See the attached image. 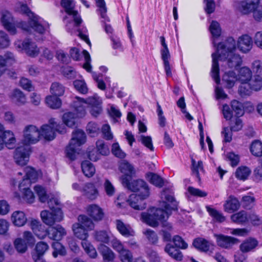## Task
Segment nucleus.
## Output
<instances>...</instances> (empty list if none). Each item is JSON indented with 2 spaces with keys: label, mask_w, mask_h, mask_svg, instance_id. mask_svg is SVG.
Returning a JSON list of instances; mask_svg holds the SVG:
<instances>
[{
  "label": "nucleus",
  "mask_w": 262,
  "mask_h": 262,
  "mask_svg": "<svg viewBox=\"0 0 262 262\" xmlns=\"http://www.w3.org/2000/svg\"><path fill=\"white\" fill-rule=\"evenodd\" d=\"M216 238L217 245L224 249H231L238 241L237 239L223 234H216L214 235Z\"/></svg>",
  "instance_id": "nucleus-14"
},
{
  "label": "nucleus",
  "mask_w": 262,
  "mask_h": 262,
  "mask_svg": "<svg viewBox=\"0 0 262 262\" xmlns=\"http://www.w3.org/2000/svg\"><path fill=\"white\" fill-rule=\"evenodd\" d=\"M67 232L64 228L61 225H57L55 227H50L48 229V235L50 239L58 241L66 235Z\"/></svg>",
  "instance_id": "nucleus-16"
},
{
  "label": "nucleus",
  "mask_w": 262,
  "mask_h": 262,
  "mask_svg": "<svg viewBox=\"0 0 262 262\" xmlns=\"http://www.w3.org/2000/svg\"><path fill=\"white\" fill-rule=\"evenodd\" d=\"M40 136V131L36 126L30 125L25 127L24 130L23 145L16 148L14 155L15 161L18 165L24 166L27 164L30 152L29 144L37 142Z\"/></svg>",
  "instance_id": "nucleus-3"
},
{
  "label": "nucleus",
  "mask_w": 262,
  "mask_h": 262,
  "mask_svg": "<svg viewBox=\"0 0 262 262\" xmlns=\"http://www.w3.org/2000/svg\"><path fill=\"white\" fill-rule=\"evenodd\" d=\"M161 44L162 46V49L161 50V54L162 60L163 61L164 66H169V59L170 56L168 49L167 44L165 42V39L163 36L160 37Z\"/></svg>",
  "instance_id": "nucleus-33"
},
{
  "label": "nucleus",
  "mask_w": 262,
  "mask_h": 262,
  "mask_svg": "<svg viewBox=\"0 0 262 262\" xmlns=\"http://www.w3.org/2000/svg\"><path fill=\"white\" fill-rule=\"evenodd\" d=\"M15 45L16 48L24 51L30 56L35 57L39 53V49L36 45L30 39H27L24 41L18 40L15 42Z\"/></svg>",
  "instance_id": "nucleus-13"
},
{
  "label": "nucleus",
  "mask_w": 262,
  "mask_h": 262,
  "mask_svg": "<svg viewBox=\"0 0 262 262\" xmlns=\"http://www.w3.org/2000/svg\"><path fill=\"white\" fill-rule=\"evenodd\" d=\"M81 169L84 174L90 178L94 176L96 170L94 166L89 161H84L81 163Z\"/></svg>",
  "instance_id": "nucleus-35"
},
{
  "label": "nucleus",
  "mask_w": 262,
  "mask_h": 262,
  "mask_svg": "<svg viewBox=\"0 0 262 262\" xmlns=\"http://www.w3.org/2000/svg\"><path fill=\"white\" fill-rule=\"evenodd\" d=\"M161 196V199L164 200L162 205L164 209L154 208L150 210V213H142L141 219L144 222L152 227H157L161 223L164 228L160 232L163 239L164 242H169L171 239L170 232L172 227L170 223L167 222V220L171 215L172 210H178V203L174 198L173 191L169 188L164 189Z\"/></svg>",
  "instance_id": "nucleus-1"
},
{
  "label": "nucleus",
  "mask_w": 262,
  "mask_h": 262,
  "mask_svg": "<svg viewBox=\"0 0 262 262\" xmlns=\"http://www.w3.org/2000/svg\"><path fill=\"white\" fill-rule=\"evenodd\" d=\"M165 251L172 258L177 260H181L183 255L181 252L170 244H168L165 247Z\"/></svg>",
  "instance_id": "nucleus-34"
},
{
  "label": "nucleus",
  "mask_w": 262,
  "mask_h": 262,
  "mask_svg": "<svg viewBox=\"0 0 262 262\" xmlns=\"http://www.w3.org/2000/svg\"><path fill=\"white\" fill-rule=\"evenodd\" d=\"M144 234L146 236V238L148 239L149 242L152 244H156L157 243L158 241V237L156 233L151 230V229H146L143 231Z\"/></svg>",
  "instance_id": "nucleus-62"
},
{
  "label": "nucleus",
  "mask_w": 262,
  "mask_h": 262,
  "mask_svg": "<svg viewBox=\"0 0 262 262\" xmlns=\"http://www.w3.org/2000/svg\"><path fill=\"white\" fill-rule=\"evenodd\" d=\"M3 126L0 124V133L3 135L2 138L4 140L6 146L9 149H12L15 147L16 139L13 133L10 130L4 132Z\"/></svg>",
  "instance_id": "nucleus-17"
},
{
  "label": "nucleus",
  "mask_w": 262,
  "mask_h": 262,
  "mask_svg": "<svg viewBox=\"0 0 262 262\" xmlns=\"http://www.w3.org/2000/svg\"><path fill=\"white\" fill-rule=\"evenodd\" d=\"M206 208L210 216H211L214 221L220 223L225 221V217L221 211L217 210L216 209L210 206H206Z\"/></svg>",
  "instance_id": "nucleus-37"
},
{
  "label": "nucleus",
  "mask_w": 262,
  "mask_h": 262,
  "mask_svg": "<svg viewBox=\"0 0 262 262\" xmlns=\"http://www.w3.org/2000/svg\"><path fill=\"white\" fill-rule=\"evenodd\" d=\"M98 249L104 262H110L114 260L115 254L110 248L104 245H101Z\"/></svg>",
  "instance_id": "nucleus-32"
},
{
  "label": "nucleus",
  "mask_w": 262,
  "mask_h": 262,
  "mask_svg": "<svg viewBox=\"0 0 262 262\" xmlns=\"http://www.w3.org/2000/svg\"><path fill=\"white\" fill-rule=\"evenodd\" d=\"M80 226L88 231L89 230H92L94 227V224L92 220L87 216L80 215L78 218Z\"/></svg>",
  "instance_id": "nucleus-39"
},
{
  "label": "nucleus",
  "mask_w": 262,
  "mask_h": 262,
  "mask_svg": "<svg viewBox=\"0 0 262 262\" xmlns=\"http://www.w3.org/2000/svg\"><path fill=\"white\" fill-rule=\"evenodd\" d=\"M103 186L107 196H112L114 195L116 191L115 188L108 179L105 180Z\"/></svg>",
  "instance_id": "nucleus-61"
},
{
  "label": "nucleus",
  "mask_w": 262,
  "mask_h": 262,
  "mask_svg": "<svg viewBox=\"0 0 262 262\" xmlns=\"http://www.w3.org/2000/svg\"><path fill=\"white\" fill-rule=\"evenodd\" d=\"M95 237L97 241L106 244L112 239L111 234L103 230L96 232Z\"/></svg>",
  "instance_id": "nucleus-47"
},
{
  "label": "nucleus",
  "mask_w": 262,
  "mask_h": 262,
  "mask_svg": "<svg viewBox=\"0 0 262 262\" xmlns=\"http://www.w3.org/2000/svg\"><path fill=\"white\" fill-rule=\"evenodd\" d=\"M240 207L238 200L233 196L230 195L224 205V210L228 213H232L237 210Z\"/></svg>",
  "instance_id": "nucleus-24"
},
{
  "label": "nucleus",
  "mask_w": 262,
  "mask_h": 262,
  "mask_svg": "<svg viewBox=\"0 0 262 262\" xmlns=\"http://www.w3.org/2000/svg\"><path fill=\"white\" fill-rule=\"evenodd\" d=\"M100 129V126L95 122H89L86 126V131L91 136H95Z\"/></svg>",
  "instance_id": "nucleus-64"
},
{
  "label": "nucleus",
  "mask_w": 262,
  "mask_h": 262,
  "mask_svg": "<svg viewBox=\"0 0 262 262\" xmlns=\"http://www.w3.org/2000/svg\"><path fill=\"white\" fill-rule=\"evenodd\" d=\"M81 191L85 196L91 200H95L98 195V190L92 183L85 184Z\"/></svg>",
  "instance_id": "nucleus-21"
},
{
  "label": "nucleus",
  "mask_w": 262,
  "mask_h": 262,
  "mask_svg": "<svg viewBox=\"0 0 262 262\" xmlns=\"http://www.w3.org/2000/svg\"><path fill=\"white\" fill-rule=\"evenodd\" d=\"M259 5V0H245L240 3L239 9L243 14L252 12Z\"/></svg>",
  "instance_id": "nucleus-20"
},
{
  "label": "nucleus",
  "mask_w": 262,
  "mask_h": 262,
  "mask_svg": "<svg viewBox=\"0 0 262 262\" xmlns=\"http://www.w3.org/2000/svg\"><path fill=\"white\" fill-rule=\"evenodd\" d=\"M81 245L85 252L91 258H95L97 256L96 249L88 241H82Z\"/></svg>",
  "instance_id": "nucleus-43"
},
{
  "label": "nucleus",
  "mask_w": 262,
  "mask_h": 262,
  "mask_svg": "<svg viewBox=\"0 0 262 262\" xmlns=\"http://www.w3.org/2000/svg\"><path fill=\"white\" fill-rule=\"evenodd\" d=\"M112 152L115 157L120 159H123L126 156L125 153L122 150L118 143H115L112 145Z\"/></svg>",
  "instance_id": "nucleus-59"
},
{
  "label": "nucleus",
  "mask_w": 262,
  "mask_h": 262,
  "mask_svg": "<svg viewBox=\"0 0 262 262\" xmlns=\"http://www.w3.org/2000/svg\"><path fill=\"white\" fill-rule=\"evenodd\" d=\"M236 41L232 37L228 38L225 42L216 46V53L212 54V66H219L225 62L228 66H241L242 57L233 52L235 49Z\"/></svg>",
  "instance_id": "nucleus-2"
},
{
  "label": "nucleus",
  "mask_w": 262,
  "mask_h": 262,
  "mask_svg": "<svg viewBox=\"0 0 262 262\" xmlns=\"http://www.w3.org/2000/svg\"><path fill=\"white\" fill-rule=\"evenodd\" d=\"M144 199H141L139 195L133 193L129 195L128 202L129 205L136 210H143L145 208V204L142 201Z\"/></svg>",
  "instance_id": "nucleus-23"
},
{
  "label": "nucleus",
  "mask_w": 262,
  "mask_h": 262,
  "mask_svg": "<svg viewBox=\"0 0 262 262\" xmlns=\"http://www.w3.org/2000/svg\"><path fill=\"white\" fill-rule=\"evenodd\" d=\"M120 169L122 173H124L127 176H131L135 173L133 166L126 161H124L121 163Z\"/></svg>",
  "instance_id": "nucleus-45"
},
{
  "label": "nucleus",
  "mask_w": 262,
  "mask_h": 262,
  "mask_svg": "<svg viewBox=\"0 0 262 262\" xmlns=\"http://www.w3.org/2000/svg\"><path fill=\"white\" fill-rule=\"evenodd\" d=\"M231 105L232 111L235 113L237 117H239L244 115V107L242 103L234 100L231 101Z\"/></svg>",
  "instance_id": "nucleus-49"
},
{
  "label": "nucleus",
  "mask_w": 262,
  "mask_h": 262,
  "mask_svg": "<svg viewBox=\"0 0 262 262\" xmlns=\"http://www.w3.org/2000/svg\"><path fill=\"white\" fill-rule=\"evenodd\" d=\"M96 5L99 8L98 11L101 17L103 19L102 21L104 23L109 21L110 19L106 15L107 9L104 0H96Z\"/></svg>",
  "instance_id": "nucleus-42"
},
{
  "label": "nucleus",
  "mask_w": 262,
  "mask_h": 262,
  "mask_svg": "<svg viewBox=\"0 0 262 262\" xmlns=\"http://www.w3.org/2000/svg\"><path fill=\"white\" fill-rule=\"evenodd\" d=\"M257 245V242L254 239H249L244 242L240 246L243 252H248L253 250Z\"/></svg>",
  "instance_id": "nucleus-41"
},
{
  "label": "nucleus",
  "mask_w": 262,
  "mask_h": 262,
  "mask_svg": "<svg viewBox=\"0 0 262 262\" xmlns=\"http://www.w3.org/2000/svg\"><path fill=\"white\" fill-rule=\"evenodd\" d=\"M251 173L250 169L246 166H240L236 171V177L241 180H245L249 176Z\"/></svg>",
  "instance_id": "nucleus-44"
},
{
  "label": "nucleus",
  "mask_w": 262,
  "mask_h": 262,
  "mask_svg": "<svg viewBox=\"0 0 262 262\" xmlns=\"http://www.w3.org/2000/svg\"><path fill=\"white\" fill-rule=\"evenodd\" d=\"M73 230L74 235L82 241H86V239L88 236V232L82 227L80 226L79 224H75L73 225Z\"/></svg>",
  "instance_id": "nucleus-38"
},
{
  "label": "nucleus",
  "mask_w": 262,
  "mask_h": 262,
  "mask_svg": "<svg viewBox=\"0 0 262 262\" xmlns=\"http://www.w3.org/2000/svg\"><path fill=\"white\" fill-rule=\"evenodd\" d=\"M92 77L95 82L97 83V87L101 90L104 91L106 89V84L104 81L101 79L102 74L94 72L92 73Z\"/></svg>",
  "instance_id": "nucleus-54"
},
{
  "label": "nucleus",
  "mask_w": 262,
  "mask_h": 262,
  "mask_svg": "<svg viewBox=\"0 0 262 262\" xmlns=\"http://www.w3.org/2000/svg\"><path fill=\"white\" fill-rule=\"evenodd\" d=\"M11 100L18 105L25 104L26 102V97L24 93L18 89L14 90L10 94Z\"/></svg>",
  "instance_id": "nucleus-28"
},
{
  "label": "nucleus",
  "mask_w": 262,
  "mask_h": 262,
  "mask_svg": "<svg viewBox=\"0 0 262 262\" xmlns=\"http://www.w3.org/2000/svg\"><path fill=\"white\" fill-rule=\"evenodd\" d=\"M129 189L137 192V194L141 196V199H147L150 194L149 189L147 184L142 180L132 181L129 185Z\"/></svg>",
  "instance_id": "nucleus-12"
},
{
  "label": "nucleus",
  "mask_w": 262,
  "mask_h": 262,
  "mask_svg": "<svg viewBox=\"0 0 262 262\" xmlns=\"http://www.w3.org/2000/svg\"><path fill=\"white\" fill-rule=\"evenodd\" d=\"M34 189L38 195L40 202L42 203L47 202L48 195H47L46 191L43 187L39 185H36L34 187Z\"/></svg>",
  "instance_id": "nucleus-52"
},
{
  "label": "nucleus",
  "mask_w": 262,
  "mask_h": 262,
  "mask_svg": "<svg viewBox=\"0 0 262 262\" xmlns=\"http://www.w3.org/2000/svg\"><path fill=\"white\" fill-rule=\"evenodd\" d=\"M210 31L214 38L218 37L221 33L220 24L216 21L213 20L209 27Z\"/></svg>",
  "instance_id": "nucleus-55"
},
{
  "label": "nucleus",
  "mask_w": 262,
  "mask_h": 262,
  "mask_svg": "<svg viewBox=\"0 0 262 262\" xmlns=\"http://www.w3.org/2000/svg\"><path fill=\"white\" fill-rule=\"evenodd\" d=\"M119 257L122 262H133L132 254L126 249H124L119 253Z\"/></svg>",
  "instance_id": "nucleus-60"
},
{
  "label": "nucleus",
  "mask_w": 262,
  "mask_h": 262,
  "mask_svg": "<svg viewBox=\"0 0 262 262\" xmlns=\"http://www.w3.org/2000/svg\"><path fill=\"white\" fill-rule=\"evenodd\" d=\"M11 219L15 226L21 227L27 222V217L24 212L21 211H14L11 216Z\"/></svg>",
  "instance_id": "nucleus-30"
},
{
  "label": "nucleus",
  "mask_w": 262,
  "mask_h": 262,
  "mask_svg": "<svg viewBox=\"0 0 262 262\" xmlns=\"http://www.w3.org/2000/svg\"><path fill=\"white\" fill-rule=\"evenodd\" d=\"M231 219L234 223L243 224L248 222V213L245 211H241L232 214Z\"/></svg>",
  "instance_id": "nucleus-36"
},
{
  "label": "nucleus",
  "mask_w": 262,
  "mask_h": 262,
  "mask_svg": "<svg viewBox=\"0 0 262 262\" xmlns=\"http://www.w3.org/2000/svg\"><path fill=\"white\" fill-rule=\"evenodd\" d=\"M61 5L64 8L66 12L69 15L72 16L74 23H70L67 24V29L72 34L75 30H77V35L90 46L91 42L89 39L88 36L86 34L87 29L83 27L81 29H78L79 25L82 23V19L77 11L75 10V2L74 0H61Z\"/></svg>",
  "instance_id": "nucleus-4"
},
{
  "label": "nucleus",
  "mask_w": 262,
  "mask_h": 262,
  "mask_svg": "<svg viewBox=\"0 0 262 262\" xmlns=\"http://www.w3.org/2000/svg\"><path fill=\"white\" fill-rule=\"evenodd\" d=\"M193 245L197 249L205 252H211L214 247L211 243L202 238L195 239Z\"/></svg>",
  "instance_id": "nucleus-19"
},
{
  "label": "nucleus",
  "mask_w": 262,
  "mask_h": 262,
  "mask_svg": "<svg viewBox=\"0 0 262 262\" xmlns=\"http://www.w3.org/2000/svg\"><path fill=\"white\" fill-rule=\"evenodd\" d=\"M1 22L5 29L13 35L16 33V27L27 32L30 31L28 23L23 21H14L11 14L6 10L2 12Z\"/></svg>",
  "instance_id": "nucleus-10"
},
{
  "label": "nucleus",
  "mask_w": 262,
  "mask_h": 262,
  "mask_svg": "<svg viewBox=\"0 0 262 262\" xmlns=\"http://www.w3.org/2000/svg\"><path fill=\"white\" fill-rule=\"evenodd\" d=\"M70 54L71 57L76 61H79L83 58L84 62L82 66H91V57L89 53L86 50H83L82 53H80L77 48H72L70 51Z\"/></svg>",
  "instance_id": "nucleus-15"
},
{
  "label": "nucleus",
  "mask_w": 262,
  "mask_h": 262,
  "mask_svg": "<svg viewBox=\"0 0 262 262\" xmlns=\"http://www.w3.org/2000/svg\"><path fill=\"white\" fill-rule=\"evenodd\" d=\"M87 212L89 215L95 221L102 220L104 215L102 209L95 204L89 206L87 208Z\"/></svg>",
  "instance_id": "nucleus-25"
},
{
  "label": "nucleus",
  "mask_w": 262,
  "mask_h": 262,
  "mask_svg": "<svg viewBox=\"0 0 262 262\" xmlns=\"http://www.w3.org/2000/svg\"><path fill=\"white\" fill-rule=\"evenodd\" d=\"M146 178L149 182L158 187H162L164 185L163 179L157 174L149 172L146 174Z\"/></svg>",
  "instance_id": "nucleus-40"
},
{
  "label": "nucleus",
  "mask_w": 262,
  "mask_h": 262,
  "mask_svg": "<svg viewBox=\"0 0 262 262\" xmlns=\"http://www.w3.org/2000/svg\"><path fill=\"white\" fill-rule=\"evenodd\" d=\"M54 251L53 252V256L56 257L58 255L64 256L66 254V250L64 247L58 242H54L52 245Z\"/></svg>",
  "instance_id": "nucleus-50"
},
{
  "label": "nucleus",
  "mask_w": 262,
  "mask_h": 262,
  "mask_svg": "<svg viewBox=\"0 0 262 262\" xmlns=\"http://www.w3.org/2000/svg\"><path fill=\"white\" fill-rule=\"evenodd\" d=\"M235 71L226 72L223 76V80L226 81L229 86H232L236 80L240 81L241 85L247 84L252 77L251 70L248 67H237Z\"/></svg>",
  "instance_id": "nucleus-7"
},
{
  "label": "nucleus",
  "mask_w": 262,
  "mask_h": 262,
  "mask_svg": "<svg viewBox=\"0 0 262 262\" xmlns=\"http://www.w3.org/2000/svg\"><path fill=\"white\" fill-rule=\"evenodd\" d=\"M96 147L101 155L106 156L110 153L108 146L102 140H99L96 142Z\"/></svg>",
  "instance_id": "nucleus-57"
},
{
  "label": "nucleus",
  "mask_w": 262,
  "mask_h": 262,
  "mask_svg": "<svg viewBox=\"0 0 262 262\" xmlns=\"http://www.w3.org/2000/svg\"><path fill=\"white\" fill-rule=\"evenodd\" d=\"M47 201L51 211L43 210L40 213V216L45 224L52 226L62 220L63 213L61 209L57 207L59 203L57 199L53 197L50 198L48 196Z\"/></svg>",
  "instance_id": "nucleus-6"
},
{
  "label": "nucleus",
  "mask_w": 262,
  "mask_h": 262,
  "mask_svg": "<svg viewBox=\"0 0 262 262\" xmlns=\"http://www.w3.org/2000/svg\"><path fill=\"white\" fill-rule=\"evenodd\" d=\"M16 250L19 253H25L27 249V243L21 238H17L14 242Z\"/></svg>",
  "instance_id": "nucleus-56"
},
{
  "label": "nucleus",
  "mask_w": 262,
  "mask_h": 262,
  "mask_svg": "<svg viewBox=\"0 0 262 262\" xmlns=\"http://www.w3.org/2000/svg\"><path fill=\"white\" fill-rule=\"evenodd\" d=\"M39 131L40 136H42L47 140L51 141L55 137V129L50 124L43 125Z\"/></svg>",
  "instance_id": "nucleus-29"
},
{
  "label": "nucleus",
  "mask_w": 262,
  "mask_h": 262,
  "mask_svg": "<svg viewBox=\"0 0 262 262\" xmlns=\"http://www.w3.org/2000/svg\"><path fill=\"white\" fill-rule=\"evenodd\" d=\"M46 100L48 105L52 108H58L61 105L60 99L55 96H49L46 97Z\"/></svg>",
  "instance_id": "nucleus-46"
},
{
  "label": "nucleus",
  "mask_w": 262,
  "mask_h": 262,
  "mask_svg": "<svg viewBox=\"0 0 262 262\" xmlns=\"http://www.w3.org/2000/svg\"><path fill=\"white\" fill-rule=\"evenodd\" d=\"M253 41L252 38L248 35H243L238 38L237 46L240 51L247 53L252 48Z\"/></svg>",
  "instance_id": "nucleus-18"
},
{
  "label": "nucleus",
  "mask_w": 262,
  "mask_h": 262,
  "mask_svg": "<svg viewBox=\"0 0 262 262\" xmlns=\"http://www.w3.org/2000/svg\"><path fill=\"white\" fill-rule=\"evenodd\" d=\"M262 89V77L258 75L252 76L246 85L243 84L238 88V92L242 96L250 95L251 91H259Z\"/></svg>",
  "instance_id": "nucleus-11"
},
{
  "label": "nucleus",
  "mask_w": 262,
  "mask_h": 262,
  "mask_svg": "<svg viewBox=\"0 0 262 262\" xmlns=\"http://www.w3.org/2000/svg\"><path fill=\"white\" fill-rule=\"evenodd\" d=\"M24 171L26 173V179H23V181H26L24 185L30 186L31 183L36 182L38 174L34 168L31 167H26L25 168Z\"/></svg>",
  "instance_id": "nucleus-27"
},
{
  "label": "nucleus",
  "mask_w": 262,
  "mask_h": 262,
  "mask_svg": "<svg viewBox=\"0 0 262 262\" xmlns=\"http://www.w3.org/2000/svg\"><path fill=\"white\" fill-rule=\"evenodd\" d=\"M56 58L62 64H68L71 61V57L62 50L56 51Z\"/></svg>",
  "instance_id": "nucleus-53"
},
{
  "label": "nucleus",
  "mask_w": 262,
  "mask_h": 262,
  "mask_svg": "<svg viewBox=\"0 0 262 262\" xmlns=\"http://www.w3.org/2000/svg\"><path fill=\"white\" fill-rule=\"evenodd\" d=\"M251 153L255 156L259 157L262 155V143L259 141H254L250 147Z\"/></svg>",
  "instance_id": "nucleus-51"
},
{
  "label": "nucleus",
  "mask_w": 262,
  "mask_h": 262,
  "mask_svg": "<svg viewBox=\"0 0 262 262\" xmlns=\"http://www.w3.org/2000/svg\"><path fill=\"white\" fill-rule=\"evenodd\" d=\"M116 227L120 234L124 236L129 237L135 235V232L131 227L128 225L124 224L120 220L116 221Z\"/></svg>",
  "instance_id": "nucleus-26"
},
{
  "label": "nucleus",
  "mask_w": 262,
  "mask_h": 262,
  "mask_svg": "<svg viewBox=\"0 0 262 262\" xmlns=\"http://www.w3.org/2000/svg\"><path fill=\"white\" fill-rule=\"evenodd\" d=\"M85 140L86 136L82 130L78 129L73 132L72 138L66 148L67 157L71 160H75L79 147L85 143Z\"/></svg>",
  "instance_id": "nucleus-9"
},
{
  "label": "nucleus",
  "mask_w": 262,
  "mask_h": 262,
  "mask_svg": "<svg viewBox=\"0 0 262 262\" xmlns=\"http://www.w3.org/2000/svg\"><path fill=\"white\" fill-rule=\"evenodd\" d=\"M203 170V163L202 161H198L196 163L195 161L192 160V172L194 176H195L199 180L200 177L199 175V171Z\"/></svg>",
  "instance_id": "nucleus-58"
},
{
  "label": "nucleus",
  "mask_w": 262,
  "mask_h": 262,
  "mask_svg": "<svg viewBox=\"0 0 262 262\" xmlns=\"http://www.w3.org/2000/svg\"><path fill=\"white\" fill-rule=\"evenodd\" d=\"M50 92L55 96H60L64 94V88L58 82H54L51 86Z\"/></svg>",
  "instance_id": "nucleus-48"
},
{
  "label": "nucleus",
  "mask_w": 262,
  "mask_h": 262,
  "mask_svg": "<svg viewBox=\"0 0 262 262\" xmlns=\"http://www.w3.org/2000/svg\"><path fill=\"white\" fill-rule=\"evenodd\" d=\"M102 100L97 95L95 94L92 97H89L86 100L79 97H76L74 101L73 106L78 111V116L83 117L85 115V105L89 104L91 106V113L94 116L96 117L102 111Z\"/></svg>",
  "instance_id": "nucleus-5"
},
{
  "label": "nucleus",
  "mask_w": 262,
  "mask_h": 262,
  "mask_svg": "<svg viewBox=\"0 0 262 262\" xmlns=\"http://www.w3.org/2000/svg\"><path fill=\"white\" fill-rule=\"evenodd\" d=\"M74 108L76 114L72 112H68L64 113L62 116V120L64 125L70 127H72L75 125L77 118H81L77 116L78 111L75 108Z\"/></svg>",
  "instance_id": "nucleus-31"
},
{
  "label": "nucleus",
  "mask_w": 262,
  "mask_h": 262,
  "mask_svg": "<svg viewBox=\"0 0 262 262\" xmlns=\"http://www.w3.org/2000/svg\"><path fill=\"white\" fill-rule=\"evenodd\" d=\"M26 181H22L19 185V189L22 191V198L23 200L28 203H32L35 200V196L33 192L28 187L29 186L24 185Z\"/></svg>",
  "instance_id": "nucleus-22"
},
{
  "label": "nucleus",
  "mask_w": 262,
  "mask_h": 262,
  "mask_svg": "<svg viewBox=\"0 0 262 262\" xmlns=\"http://www.w3.org/2000/svg\"><path fill=\"white\" fill-rule=\"evenodd\" d=\"M19 85L24 90L29 92L34 91V87L32 84L31 81L26 78H21L20 79Z\"/></svg>",
  "instance_id": "nucleus-63"
},
{
  "label": "nucleus",
  "mask_w": 262,
  "mask_h": 262,
  "mask_svg": "<svg viewBox=\"0 0 262 262\" xmlns=\"http://www.w3.org/2000/svg\"><path fill=\"white\" fill-rule=\"evenodd\" d=\"M20 10L23 13L27 14L30 17L29 24H28L30 27V31L32 29L35 32L41 34L48 31L49 29V24L38 16L32 13L26 5H21Z\"/></svg>",
  "instance_id": "nucleus-8"
}]
</instances>
